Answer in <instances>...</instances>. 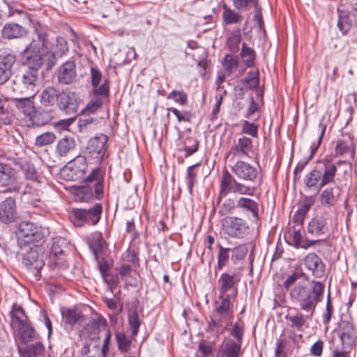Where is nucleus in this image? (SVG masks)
<instances>
[{
    "instance_id": "1",
    "label": "nucleus",
    "mask_w": 357,
    "mask_h": 357,
    "mask_svg": "<svg viewBox=\"0 0 357 357\" xmlns=\"http://www.w3.org/2000/svg\"><path fill=\"white\" fill-rule=\"evenodd\" d=\"M33 31L36 37L26 48L25 51L31 52L34 56L29 59V65L33 61V66H29L20 78L18 87L21 93L29 97H34L38 91L41 78L38 69L41 66L42 56L45 52L46 43L47 41L46 29L39 23L33 24Z\"/></svg>"
},
{
    "instance_id": "2",
    "label": "nucleus",
    "mask_w": 357,
    "mask_h": 357,
    "mask_svg": "<svg viewBox=\"0 0 357 357\" xmlns=\"http://www.w3.org/2000/svg\"><path fill=\"white\" fill-rule=\"evenodd\" d=\"M311 287L297 285L290 292L291 298L298 303L300 308L305 312H310L312 317L318 303L323 298L324 284L321 282L313 280Z\"/></svg>"
},
{
    "instance_id": "3",
    "label": "nucleus",
    "mask_w": 357,
    "mask_h": 357,
    "mask_svg": "<svg viewBox=\"0 0 357 357\" xmlns=\"http://www.w3.org/2000/svg\"><path fill=\"white\" fill-rule=\"evenodd\" d=\"M330 162L331 159L326 157L323 160V172L314 169L306 175L304 182L308 188L317 186L319 189H321L334 181L337 167Z\"/></svg>"
},
{
    "instance_id": "4",
    "label": "nucleus",
    "mask_w": 357,
    "mask_h": 357,
    "mask_svg": "<svg viewBox=\"0 0 357 357\" xmlns=\"http://www.w3.org/2000/svg\"><path fill=\"white\" fill-rule=\"evenodd\" d=\"M102 206L96 204L89 210L73 209L70 214V220L75 227H82L84 223L96 225L100 218Z\"/></svg>"
},
{
    "instance_id": "5",
    "label": "nucleus",
    "mask_w": 357,
    "mask_h": 357,
    "mask_svg": "<svg viewBox=\"0 0 357 357\" xmlns=\"http://www.w3.org/2000/svg\"><path fill=\"white\" fill-rule=\"evenodd\" d=\"M255 188L237 182L228 172H225L220 183L218 202H220L221 198L225 197L230 192L252 196L255 194Z\"/></svg>"
},
{
    "instance_id": "6",
    "label": "nucleus",
    "mask_w": 357,
    "mask_h": 357,
    "mask_svg": "<svg viewBox=\"0 0 357 357\" xmlns=\"http://www.w3.org/2000/svg\"><path fill=\"white\" fill-rule=\"evenodd\" d=\"M87 169L86 160L84 156L78 155L62 169L63 177L68 181L84 180L86 171Z\"/></svg>"
},
{
    "instance_id": "7",
    "label": "nucleus",
    "mask_w": 357,
    "mask_h": 357,
    "mask_svg": "<svg viewBox=\"0 0 357 357\" xmlns=\"http://www.w3.org/2000/svg\"><path fill=\"white\" fill-rule=\"evenodd\" d=\"M22 263L37 276L45 265L42 248L39 247L30 248L23 254Z\"/></svg>"
},
{
    "instance_id": "8",
    "label": "nucleus",
    "mask_w": 357,
    "mask_h": 357,
    "mask_svg": "<svg viewBox=\"0 0 357 357\" xmlns=\"http://www.w3.org/2000/svg\"><path fill=\"white\" fill-rule=\"evenodd\" d=\"M239 278L235 273H222L218 281L220 294L233 296V299H236L238 294L237 284Z\"/></svg>"
},
{
    "instance_id": "9",
    "label": "nucleus",
    "mask_w": 357,
    "mask_h": 357,
    "mask_svg": "<svg viewBox=\"0 0 357 357\" xmlns=\"http://www.w3.org/2000/svg\"><path fill=\"white\" fill-rule=\"evenodd\" d=\"M17 236L19 241H23L25 243H34L39 242L43 235L32 222H22L19 225Z\"/></svg>"
},
{
    "instance_id": "10",
    "label": "nucleus",
    "mask_w": 357,
    "mask_h": 357,
    "mask_svg": "<svg viewBox=\"0 0 357 357\" xmlns=\"http://www.w3.org/2000/svg\"><path fill=\"white\" fill-rule=\"evenodd\" d=\"M107 141V138L105 135L91 138L86 147V153L97 162H100L106 151Z\"/></svg>"
},
{
    "instance_id": "11",
    "label": "nucleus",
    "mask_w": 357,
    "mask_h": 357,
    "mask_svg": "<svg viewBox=\"0 0 357 357\" xmlns=\"http://www.w3.org/2000/svg\"><path fill=\"white\" fill-rule=\"evenodd\" d=\"M218 299L220 301H216L215 304V317H218V319L222 321H227L233 316V304L232 302L235 301L233 296L219 294Z\"/></svg>"
},
{
    "instance_id": "12",
    "label": "nucleus",
    "mask_w": 357,
    "mask_h": 357,
    "mask_svg": "<svg viewBox=\"0 0 357 357\" xmlns=\"http://www.w3.org/2000/svg\"><path fill=\"white\" fill-rule=\"evenodd\" d=\"M79 100L78 95L73 91H62L58 102L59 107L68 114H76Z\"/></svg>"
},
{
    "instance_id": "13",
    "label": "nucleus",
    "mask_w": 357,
    "mask_h": 357,
    "mask_svg": "<svg viewBox=\"0 0 357 357\" xmlns=\"http://www.w3.org/2000/svg\"><path fill=\"white\" fill-rule=\"evenodd\" d=\"M329 218L326 214L316 215L308 223L307 232L312 236H321L328 231Z\"/></svg>"
},
{
    "instance_id": "14",
    "label": "nucleus",
    "mask_w": 357,
    "mask_h": 357,
    "mask_svg": "<svg viewBox=\"0 0 357 357\" xmlns=\"http://www.w3.org/2000/svg\"><path fill=\"white\" fill-rule=\"evenodd\" d=\"M16 61L15 56L11 53L0 54V84L6 82L12 74V67Z\"/></svg>"
},
{
    "instance_id": "15",
    "label": "nucleus",
    "mask_w": 357,
    "mask_h": 357,
    "mask_svg": "<svg viewBox=\"0 0 357 357\" xmlns=\"http://www.w3.org/2000/svg\"><path fill=\"white\" fill-rule=\"evenodd\" d=\"M304 264L315 278H320L324 275L325 265L321 259L315 253H309L304 259Z\"/></svg>"
},
{
    "instance_id": "16",
    "label": "nucleus",
    "mask_w": 357,
    "mask_h": 357,
    "mask_svg": "<svg viewBox=\"0 0 357 357\" xmlns=\"http://www.w3.org/2000/svg\"><path fill=\"white\" fill-rule=\"evenodd\" d=\"M77 78L76 66L73 61H68L59 68L58 79L60 83L70 84Z\"/></svg>"
},
{
    "instance_id": "17",
    "label": "nucleus",
    "mask_w": 357,
    "mask_h": 357,
    "mask_svg": "<svg viewBox=\"0 0 357 357\" xmlns=\"http://www.w3.org/2000/svg\"><path fill=\"white\" fill-rule=\"evenodd\" d=\"M233 173L237 176L239 178L252 181L257 175V169L248 163L243 161H238L232 167Z\"/></svg>"
},
{
    "instance_id": "18",
    "label": "nucleus",
    "mask_w": 357,
    "mask_h": 357,
    "mask_svg": "<svg viewBox=\"0 0 357 357\" xmlns=\"http://www.w3.org/2000/svg\"><path fill=\"white\" fill-rule=\"evenodd\" d=\"M16 216L15 200L8 197L0 203V220L4 223L13 222Z\"/></svg>"
},
{
    "instance_id": "19",
    "label": "nucleus",
    "mask_w": 357,
    "mask_h": 357,
    "mask_svg": "<svg viewBox=\"0 0 357 357\" xmlns=\"http://www.w3.org/2000/svg\"><path fill=\"white\" fill-rule=\"evenodd\" d=\"M17 179V174L10 165L0 163V186L10 187L13 185Z\"/></svg>"
},
{
    "instance_id": "20",
    "label": "nucleus",
    "mask_w": 357,
    "mask_h": 357,
    "mask_svg": "<svg viewBox=\"0 0 357 357\" xmlns=\"http://www.w3.org/2000/svg\"><path fill=\"white\" fill-rule=\"evenodd\" d=\"M225 232L231 237H240L243 234V220L238 218L229 217L225 220Z\"/></svg>"
},
{
    "instance_id": "21",
    "label": "nucleus",
    "mask_w": 357,
    "mask_h": 357,
    "mask_svg": "<svg viewBox=\"0 0 357 357\" xmlns=\"http://www.w3.org/2000/svg\"><path fill=\"white\" fill-rule=\"evenodd\" d=\"M252 150V140L243 137L238 139V142L231 147L230 154L234 157L242 158L248 156Z\"/></svg>"
},
{
    "instance_id": "22",
    "label": "nucleus",
    "mask_w": 357,
    "mask_h": 357,
    "mask_svg": "<svg viewBox=\"0 0 357 357\" xmlns=\"http://www.w3.org/2000/svg\"><path fill=\"white\" fill-rule=\"evenodd\" d=\"M340 339L342 344L351 345L356 341V335L352 324L343 321L340 325Z\"/></svg>"
},
{
    "instance_id": "23",
    "label": "nucleus",
    "mask_w": 357,
    "mask_h": 357,
    "mask_svg": "<svg viewBox=\"0 0 357 357\" xmlns=\"http://www.w3.org/2000/svg\"><path fill=\"white\" fill-rule=\"evenodd\" d=\"M241 345L232 340H225L221 344L218 356L220 357H238Z\"/></svg>"
},
{
    "instance_id": "24",
    "label": "nucleus",
    "mask_w": 357,
    "mask_h": 357,
    "mask_svg": "<svg viewBox=\"0 0 357 357\" xmlns=\"http://www.w3.org/2000/svg\"><path fill=\"white\" fill-rule=\"evenodd\" d=\"M61 93L55 87L48 86L40 94V102L44 106H53L55 103L58 104Z\"/></svg>"
},
{
    "instance_id": "25",
    "label": "nucleus",
    "mask_w": 357,
    "mask_h": 357,
    "mask_svg": "<svg viewBox=\"0 0 357 357\" xmlns=\"http://www.w3.org/2000/svg\"><path fill=\"white\" fill-rule=\"evenodd\" d=\"M318 129H319V133L318 135V139H317V145L311 148L310 155L306 160H305L303 161H300L298 163L297 166L296 167V168L294 169V173L295 174H298L299 172H301L303 170V169L307 165V163L310 162V160H312V158H313L314 155L315 154L317 149L320 146L322 139H323V137L324 135L325 131H326V126L324 125L322 123H320L319 124Z\"/></svg>"
},
{
    "instance_id": "26",
    "label": "nucleus",
    "mask_w": 357,
    "mask_h": 357,
    "mask_svg": "<svg viewBox=\"0 0 357 357\" xmlns=\"http://www.w3.org/2000/svg\"><path fill=\"white\" fill-rule=\"evenodd\" d=\"M26 34V29L17 23L6 24L2 30L3 36L8 39L21 38Z\"/></svg>"
},
{
    "instance_id": "27",
    "label": "nucleus",
    "mask_w": 357,
    "mask_h": 357,
    "mask_svg": "<svg viewBox=\"0 0 357 357\" xmlns=\"http://www.w3.org/2000/svg\"><path fill=\"white\" fill-rule=\"evenodd\" d=\"M339 190L337 187H328L323 190L319 196V201L322 206L326 207H331L335 204L336 197L339 194L336 195V190Z\"/></svg>"
},
{
    "instance_id": "28",
    "label": "nucleus",
    "mask_w": 357,
    "mask_h": 357,
    "mask_svg": "<svg viewBox=\"0 0 357 357\" xmlns=\"http://www.w3.org/2000/svg\"><path fill=\"white\" fill-rule=\"evenodd\" d=\"M310 315H305L301 312H297L295 314H289L286 317L289 321V326L296 329L297 331L303 332L307 321L310 318Z\"/></svg>"
},
{
    "instance_id": "29",
    "label": "nucleus",
    "mask_w": 357,
    "mask_h": 357,
    "mask_svg": "<svg viewBox=\"0 0 357 357\" xmlns=\"http://www.w3.org/2000/svg\"><path fill=\"white\" fill-rule=\"evenodd\" d=\"M86 181L96 182L94 185V190L97 197L100 198L103 194L102 176L101 174L100 169L98 167L93 169L91 173L86 176Z\"/></svg>"
},
{
    "instance_id": "30",
    "label": "nucleus",
    "mask_w": 357,
    "mask_h": 357,
    "mask_svg": "<svg viewBox=\"0 0 357 357\" xmlns=\"http://www.w3.org/2000/svg\"><path fill=\"white\" fill-rule=\"evenodd\" d=\"M28 324L27 317L23 309L20 306L13 305L11 312V324L13 328H18Z\"/></svg>"
},
{
    "instance_id": "31",
    "label": "nucleus",
    "mask_w": 357,
    "mask_h": 357,
    "mask_svg": "<svg viewBox=\"0 0 357 357\" xmlns=\"http://www.w3.org/2000/svg\"><path fill=\"white\" fill-rule=\"evenodd\" d=\"M75 146V140L73 137H65L61 138L57 144L56 152L61 157H64L73 149Z\"/></svg>"
},
{
    "instance_id": "32",
    "label": "nucleus",
    "mask_w": 357,
    "mask_h": 357,
    "mask_svg": "<svg viewBox=\"0 0 357 357\" xmlns=\"http://www.w3.org/2000/svg\"><path fill=\"white\" fill-rule=\"evenodd\" d=\"M258 206L257 202L246 197L239 198L236 203L238 208L249 211L256 219H258Z\"/></svg>"
},
{
    "instance_id": "33",
    "label": "nucleus",
    "mask_w": 357,
    "mask_h": 357,
    "mask_svg": "<svg viewBox=\"0 0 357 357\" xmlns=\"http://www.w3.org/2000/svg\"><path fill=\"white\" fill-rule=\"evenodd\" d=\"M128 330L134 340L139 332L141 320L136 310H130L128 315Z\"/></svg>"
},
{
    "instance_id": "34",
    "label": "nucleus",
    "mask_w": 357,
    "mask_h": 357,
    "mask_svg": "<svg viewBox=\"0 0 357 357\" xmlns=\"http://www.w3.org/2000/svg\"><path fill=\"white\" fill-rule=\"evenodd\" d=\"M222 18L225 24H231L241 22L242 15L225 4L223 6Z\"/></svg>"
},
{
    "instance_id": "35",
    "label": "nucleus",
    "mask_w": 357,
    "mask_h": 357,
    "mask_svg": "<svg viewBox=\"0 0 357 357\" xmlns=\"http://www.w3.org/2000/svg\"><path fill=\"white\" fill-rule=\"evenodd\" d=\"M241 40V34L240 29L234 30L229 36L227 41V45L232 52H236L239 49V44Z\"/></svg>"
},
{
    "instance_id": "36",
    "label": "nucleus",
    "mask_w": 357,
    "mask_h": 357,
    "mask_svg": "<svg viewBox=\"0 0 357 357\" xmlns=\"http://www.w3.org/2000/svg\"><path fill=\"white\" fill-rule=\"evenodd\" d=\"M20 167L22 171L24 172V176L26 179L33 181H39V175L32 163L24 162L21 164Z\"/></svg>"
},
{
    "instance_id": "37",
    "label": "nucleus",
    "mask_w": 357,
    "mask_h": 357,
    "mask_svg": "<svg viewBox=\"0 0 357 357\" xmlns=\"http://www.w3.org/2000/svg\"><path fill=\"white\" fill-rule=\"evenodd\" d=\"M339 13V20L337 22V26L340 31L342 32L343 34L348 32L350 29L351 25V21L349 19L348 15V13L344 10H340L338 9Z\"/></svg>"
},
{
    "instance_id": "38",
    "label": "nucleus",
    "mask_w": 357,
    "mask_h": 357,
    "mask_svg": "<svg viewBox=\"0 0 357 357\" xmlns=\"http://www.w3.org/2000/svg\"><path fill=\"white\" fill-rule=\"evenodd\" d=\"M31 97L22 98L17 103V107L26 116H32L35 113V107L33 102L30 100Z\"/></svg>"
},
{
    "instance_id": "39",
    "label": "nucleus",
    "mask_w": 357,
    "mask_h": 357,
    "mask_svg": "<svg viewBox=\"0 0 357 357\" xmlns=\"http://www.w3.org/2000/svg\"><path fill=\"white\" fill-rule=\"evenodd\" d=\"M17 329L23 342L27 343L33 340L35 332L29 324L22 325L17 328Z\"/></svg>"
},
{
    "instance_id": "40",
    "label": "nucleus",
    "mask_w": 357,
    "mask_h": 357,
    "mask_svg": "<svg viewBox=\"0 0 357 357\" xmlns=\"http://www.w3.org/2000/svg\"><path fill=\"white\" fill-rule=\"evenodd\" d=\"M63 317L65 323L69 325H73L78 322L82 318L81 312L73 309H68L63 312Z\"/></svg>"
},
{
    "instance_id": "41",
    "label": "nucleus",
    "mask_w": 357,
    "mask_h": 357,
    "mask_svg": "<svg viewBox=\"0 0 357 357\" xmlns=\"http://www.w3.org/2000/svg\"><path fill=\"white\" fill-rule=\"evenodd\" d=\"M242 82L248 85L250 89H256L259 85L258 71H250Z\"/></svg>"
},
{
    "instance_id": "42",
    "label": "nucleus",
    "mask_w": 357,
    "mask_h": 357,
    "mask_svg": "<svg viewBox=\"0 0 357 357\" xmlns=\"http://www.w3.org/2000/svg\"><path fill=\"white\" fill-rule=\"evenodd\" d=\"M56 139V136L54 133L47 132L38 135L35 142V144L38 146H45L52 144Z\"/></svg>"
},
{
    "instance_id": "43",
    "label": "nucleus",
    "mask_w": 357,
    "mask_h": 357,
    "mask_svg": "<svg viewBox=\"0 0 357 357\" xmlns=\"http://www.w3.org/2000/svg\"><path fill=\"white\" fill-rule=\"evenodd\" d=\"M241 55L247 66L251 67L253 66L255 59V51L252 48L248 47L245 43H243L242 45Z\"/></svg>"
},
{
    "instance_id": "44",
    "label": "nucleus",
    "mask_w": 357,
    "mask_h": 357,
    "mask_svg": "<svg viewBox=\"0 0 357 357\" xmlns=\"http://www.w3.org/2000/svg\"><path fill=\"white\" fill-rule=\"evenodd\" d=\"M214 342L202 340L199 344V352L203 357H211L213 355Z\"/></svg>"
},
{
    "instance_id": "45",
    "label": "nucleus",
    "mask_w": 357,
    "mask_h": 357,
    "mask_svg": "<svg viewBox=\"0 0 357 357\" xmlns=\"http://www.w3.org/2000/svg\"><path fill=\"white\" fill-rule=\"evenodd\" d=\"M218 268L221 270L228 261L229 258V248H225L221 245H218Z\"/></svg>"
},
{
    "instance_id": "46",
    "label": "nucleus",
    "mask_w": 357,
    "mask_h": 357,
    "mask_svg": "<svg viewBox=\"0 0 357 357\" xmlns=\"http://www.w3.org/2000/svg\"><path fill=\"white\" fill-rule=\"evenodd\" d=\"M248 252V248L246 245H239L232 250L231 260L236 264L238 261L242 260L245 257Z\"/></svg>"
},
{
    "instance_id": "47",
    "label": "nucleus",
    "mask_w": 357,
    "mask_h": 357,
    "mask_svg": "<svg viewBox=\"0 0 357 357\" xmlns=\"http://www.w3.org/2000/svg\"><path fill=\"white\" fill-rule=\"evenodd\" d=\"M66 242L62 238H53L52 244L51 246L50 252L54 256H59L63 252V248L66 246Z\"/></svg>"
},
{
    "instance_id": "48",
    "label": "nucleus",
    "mask_w": 357,
    "mask_h": 357,
    "mask_svg": "<svg viewBox=\"0 0 357 357\" xmlns=\"http://www.w3.org/2000/svg\"><path fill=\"white\" fill-rule=\"evenodd\" d=\"M238 58L231 54H227L223 61L225 70L231 74L238 67Z\"/></svg>"
},
{
    "instance_id": "49",
    "label": "nucleus",
    "mask_w": 357,
    "mask_h": 357,
    "mask_svg": "<svg viewBox=\"0 0 357 357\" xmlns=\"http://www.w3.org/2000/svg\"><path fill=\"white\" fill-rule=\"evenodd\" d=\"M199 142L194 137H188L184 141V151L185 157H188L197 151Z\"/></svg>"
},
{
    "instance_id": "50",
    "label": "nucleus",
    "mask_w": 357,
    "mask_h": 357,
    "mask_svg": "<svg viewBox=\"0 0 357 357\" xmlns=\"http://www.w3.org/2000/svg\"><path fill=\"white\" fill-rule=\"evenodd\" d=\"M116 339L120 351H127L130 349L131 342L123 333H117Z\"/></svg>"
},
{
    "instance_id": "51",
    "label": "nucleus",
    "mask_w": 357,
    "mask_h": 357,
    "mask_svg": "<svg viewBox=\"0 0 357 357\" xmlns=\"http://www.w3.org/2000/svg\"><path fill=\"white\" fill-rule=\"evenodd\" d=\"M77 196L80 201L87 202L93 197L92 187L83 185L77 190Z\"/></svg>"
},
{
    "instance_id": "52",
    "label": "nucleus",
    "mask_w": 357,
    "mask_h": 357,
    "mask_svg": "<svg viewBox=\"0 0 357 357\" xmlns=\"http://www.w3.org/2000/svg\"><path fill=\"white\" fill-rule=\"evenodd\" d=\"M102 104V101L100 98H95L86 105L82 109V112L85 114L94 113L101 107Z\"/></svg>"
},
{
    "instance_id": "53",
    "label": "nucleus",
    "mask_w": 357,
    "mask_h": 357,
    "mask_svg": "<svg viewBox=\"0 0 357 357\" xmlns=\"http://www.w3.org/2000/svg\"><path fill=\"white\" fill-rule=\"evenodd\" d=\"M102 246L103 241L99 234H96L89 242L90 249L93 251L96 257H97V254L102 250Z\"/></svg>"
},
{
    "instance_id": "54",
    "label": "nucleus",
    "mask_w": 357,
    "mask_h": 357,
    "mask_svg": "<svg viewBox=\"0 0 357 357\" xmlns=\"http://www.w3.org/2000/svg\"><path fill=\"white\" fill-rule=\"evenodd\" d=\"M232 2L238 11L245 10L249 5L255 7L259 3L258 0H232Z\"/></svg>"
},
{
    "instance_id": "55",
    "label": "nucleus",
    "mask_w": 357,
    "mask_h": 357,
    "mask_svg": "<svg viewBox=\"0 0 357 357\" xmlns=\"http://www.w3.org/2000/svg\"><path fill=\"white\" fill-rule=\"evenodd\" d=\"M196 165H192L188 168L187 175L185 177L188 190L190 193H192V188L194 186L195 180L197 176V173L195 172Z\"/></svg>"
},
{
    "instance_id": "56",
    "label": "nucleus",
    "mask_w": 357,
    "mask_h": 357,
    "mask_svg": "<svg viewBox=\"0 0 357 357\" xmlns=\"http://www.w3.org/2000/svg\"><path fill=\"white\" fill-rule=\"evenodd\" d=\"M287 344V341L285 339L278 340L274 354L275 357H287V354L284 350Z\"/></svg>"
},
{
    "instance_id": "57",
    "label": "nucleus",
    "mask_w": 357,
    "mask_h": 357,
    "mask_svg": "<svg viewBox=\"0 0 357 357\" xmlns=\"http://www.w3.org/2000/svg\"><path fill=\"white\" fill-rule=\"evenodd\" d=\"M258 126L257 125L250 123L248 121H245L243 123L242 131L252 137L257 136Z\"/></svg>"
},
{
    "instance_id": "58",
    "label": "nucleus",
    "mask_w": 357,
    "mask_h": 357,
    "mask_svg": "<svg viewBox=\"0 0 357 357\" xmlns=\"http://www.w3.org/2000/svg\"><path fill=\"white\" fill-rule=\"evenodd\" d=\"M314 203V198L312 196H307L304 198L301 207L298 210L300 213H305L306 215Z\"/></svg>"
},
{
    "instance_id": "59",
    "label": "nucleus",
    "mask_w": 357,
    "mask_h": 357,
    "mask_svg": "<svg viewBox=\"0 0 357 357\" xmlns=\"http://www.w3.org/2000/svg\"><path fill=\"white\" fill-rule=\"evenodd\" d=\"M323 349L324 342L322 340H317L311 346L310 349V352L312 355L316 357H320L322 354Z\"/></svg>"
},
{
    "instance_id": "60",
    "label": "nucleus",
    "mask_w": 357,
    "mask_h": 357,
    "mask_svg": "<svg viewBox=\"0 0 357 357\" xmlns=\"http://www.w3.org/2000/svg\"><path fill=\"white\" fill-rule=\"evenodd\" d=\"M254 8L255 13L254 16L255 20L256 21L259 29L262 30L264 28V22L261 14V8L259 3L257 5V6H255Z\"/></svg>"
},
{
    "instance_id": "61",
    "label": "nucleus",
    "mask_w": 357,
    "mask_h": 357,
    "mask_svg": "<svg viewBox=\"0 0 357 357\" xmlns=\"http://www.w3.org/2000/svg\"><path fill=\"white\" fill-rule=\"evenodd\" d=\"M89 326L98 332L100 330L105 328L106 321L103 318L98 317L96 319H93V321L91 322Z\"/></svg>"
},
{
    "instance_id": "62",
    "label": "nucleus",
    "mask_w": 357,
    "mask_h": 357,
    "mask_svg": "<svg viewBox=\"0 0 357 357\" xmlns=\"http://www.w3.org/2000/svg\"><path fill=\"white\" fill-rule=\"evenodd\" d=\"M102 78V75L100 70L94 67L91 68V84L93 86H96V85H99L100 82Z\"/></svg>"
},
{
    "instance_id": "63",
    "label": "nucleus",
    "mask_w": 357,
    "mask_h": 357,
    "mask_svg": "<svg viewBox=\"0 0 357 357\" xmlns=\"http://www.w3.org/2000/svg\"><path fill=\"white\" fill-rule=\"evenodd\" d=\"M300 278V275L297 273H294L291 275H288L287 278L284 281L283 284V287L286 289H289V288L294 284Z\"/></svg>"
},
{
    "instance_id": "64",
    "label": "nucleus",
    "mask_w": 357,
    "mask_h": 357,
    "mask_svg": "<svg viewBox=\"0 0 357 357\" xmlns=\"http://www.w3.org/2000/svg\"><path fill=\"white\" fill-rule=\"evenodd\" d=\"M349 151V146L347 143L342 140H338L335 146V154L342 155Z\"/></svg>"
}]
</instances>
